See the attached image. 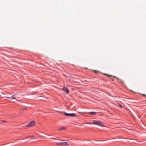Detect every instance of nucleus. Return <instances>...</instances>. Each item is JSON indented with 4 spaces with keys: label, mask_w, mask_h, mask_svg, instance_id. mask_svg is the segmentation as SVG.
I'll list each match as a JSON object with an SVG mask.
<instances>
[{
    "label": "nucleus",
    "mask_w": 146,
    "mask_h": 146,
    "mask_svg": "<svg viewBox=\"0 0 146 146\" xmlns=\"http://www.w3.org/2000/svg\"><path fill=\"white\" fill-rule=\"evenodd\" d=\"M36 124L35 122L34 121H30L27 124L26 127H31L35 125Z\"/></svg>",
    "instance_id": "1"
},
{
    "label": "nucleus",
    "mask_w": 146,
    "mask_h": 146,
    "mask_svg": "<svg viewBox=\"0 0 146 146\" xmlns=\"http://www.w3.org/2000/svg\"><path fill=\"white\" fill-rule=\"evenodd\" d=\"M93 123L101 126H104V125L100 121H97L94 120L93 121Z\"/></svg>",
    "instance_id": "2"
},
{
    "label": "nucleus",
    "mask_w": 146,
    "mask_h": 146,
    "mask_svg": "<svg viewBox=\"0 0 146 146\" xmlns=\"http://www.w3.org/2000/svg\"><path fill=\"white\" fill-rule=\"evenodd\" d=\"M64 114L66 116H74L76 117V116L75 114L74 113H67L66 112L64 113Z\"/></svg>",
    "instance_id": "3"
},
{
    "label": "nucleus",
    "mask_w": 146,
    "mask_h": 146,
    "mask_svg": "<svg viewBox=\"0 0 146 146\" xmlns=\"http://www.w3.org/2000/svg\"><path fill=\"white\" fill-rule=\"evenodd\" d=\"M62 89L65 91L67 94H68L69 92V90H68V89L66 87H64L62 88Z\"/></svg>",
    "instance_id": "4"
},
{
    "label": "nucleus",
    "mask_w": 146,
    "mask_h": 146,
    "mask_svg": "<svg viewBox=\"0 0 146 146\" xmlns=\"http://www.w3.org/2000/svg\"><path fill=\"white\" fill-rule=\"evenodd\" d=\"M5 97H6V98H11L12 99H15V100H16V99L15 98V97H14V95H13L11 97H10V96H5Z\"/></svg>",
    "instance_id": "5"
},
{
    "label": "nucleus",
    "mask_w": 146,
    "mask_h": 146,
    "mask_svg": "<svg viewBox=\"0 0 146 146\" xmlns=\"http://www.w3.org/2000/svg\"><path fill=\"white\" fill-rule=\"evenodd\" d=\"M68 145V144L67 142H62V145L66 146Z\"/></svg>",
    "instance_id": "6"
},
{
    "label": "nucleus",
    "mask_w": 146,
    "mask_h": 146,
    "mask_svg": "<svg viewBox=\"0 0 146 146\" xmlns=\"http://www.w3.org/2000/svg\"><path fill=\"white\" fill-rule=\"evenodd\" d=\"M89 113L90 114L95 115L97 113L96 112L92 111L90 112Z\"/></svg>",
    "instance_id": "7"
},
{
    "label": "nucleus",
    "mask_w": 146,
    "mask_h": 146,
    "mask_svg": "<svg viewBox=\"0 0 146 146\" xmlns=\"http://www.w3.org/2000/svg\"><path fill=\"white\" fill-rule=\"evenodd\" d=\"M66 129V128L65 127H61L58 130L59 131H60V130H62L65 129Z\"/></svg>",
    "instance_id": "8"
},
{
    "label": "nucleus",
    "mask_w": 146,
    "mask_h": 146,
    "mask_svg": "<svg viewBox=\"0 0 146 146\" xmlns=\"http://www.w3.org/2000/svg\"><path fill=\"white\" fill-rule=\"evenodd\" d=\"M62 142H60V143H56V145H62Z\"/></svg>",
    "instance_id": "9"
},
{
    "label": "nucleus",
    "mask_w": 146,
    "mask_h": 146,
    "mask_svg": "<svg viewBox=\"0 0 146 146\" xmlns=\"http://www.w3.org/2000/svg\"><path fill=\"white\" fill-rule=\"evenodd\" d=\"M27 109V108H23L22 109V111H20V113H23V111L24 110H26Z\"/></svg>",
    "instance_id": "10"
},
{
    "label": "nucleus",
    "mask_w": 146,
    "mask_h": 146,
    "mask_svg": "<svg viewBox=\"0 0 146 146\" xmlns=\"http://www.w3.org/2000/svg\"><path fill=\"white\" fill-rule=\"evenodd\" d=\"M30 137L29 136H27L25 137L26 139H27L28 138H30Z\"/></svg>",
    "instance_id": "11"
},
{
    "label": "nucleus",
    "mask_w": 146,
    "mask_h": 146,
    "mask_svg": "<svg viewBox=\"0 0 146 146\" xmlns=\"http://www.w3.org/2000/svg\"><path fill=\"white\" fill-rule=\"evenodd\" d=\"M104 75H107V76H111L110 75H108L107 74H104Z\"/></svg>",
    "instance_id": "12"
},
{
    "label": "nucleus",
    "mask_w": 146,
    "mask_h": 146,
    "mask_svg": "<svg viewBox=\"0 0 146 146\" xmlns=\"http://www.w3.org/2000/svg\"><path fill=\"white\" fill-rule=\"evenodd\" d=\"M119 106L121 108H122V106L121 104H119Z\"/></svg>",
    "instance_id": "13"
},
{
    "label": "nucleus",
    "mask_w": 146,
    "mask_h": 146,
    "mask_svg": "<svg viewBox=\"0 0 146 146\" xmlns=\"http://www.w3.org/2000/svg\"><path fill=\"white\" fill-rule=\"evenodd\" d=\"M34 137V136H32L30 137V138H32V137Z\"/></svg>",
    "instance_id": "14"
},
{
    "label": "nucleus",
    "mask_w": 146,
    "mask_h": 146,
    "mask_svg": "<svg viewBox=\"0 0 146 146\" xmlns=\"http://www.w3.org/2000/svg\"><path fill=\"white\" fill-rule=\"evenodd\" d=\"M2 121L3 122H6V121H3V120H2Z\"/></svg>",
    "instance_id": "15"
},
{
    "label": "nucleus",
    "mask_w": 146,
    "mask_h": 146,
    "mask_svg": "<svg viewBox=\"0 0 146 146\" xmlns=\"http://www.w3.org/2000/svg\"><path fill=\"white\" fill-rule=\"evenodd\" d=\"M87 123V124H92V123Z\"/></svg>",
    "instance_id": "16"
},
{
    "label": "nucleus",
    "mask_w": 146,
    "mask_h": 146,
    "mask_svg": "<svg viewBox=\"0 0 146 146\" xmlns=\"http://www.w3.org/2000/svg\"><path fill=\"white\" fill-rule=\"evenodd\" d=\"M95 73H96V71H94Z\"/></svg>",
    "instance_id": "17"
},
{
    "label": "nucleus",
    "mask_w": 146,
    "mask_h": 146,
    "mask_svg": "<svg viewBox=\"0 0 146 146\" xmlns=\"http://www.w3.org/2000/svg\"><path fill=\"white\" fill-rule=\"evenodd\" d=\"M53 139H55V140H56V139L55 138H53Z\"/></svg>",
    "instance_id": "18"
},
{
    "label": "nucleus",
    "mask_w": 146,
    "mask_h": 146,
    "mask_svg": "<svg viewBox=\"0 0 146 146\" xmlns=\"http://www.w3.org/2000/svg\"><path fill=\"white\" fill-rule=\"evenodd\" d=\"M74 110L75 111H76V109H74Z\"/></svg>",
    "instance_id": "19"
}]
</instances>
